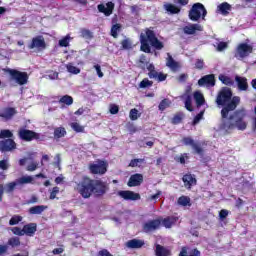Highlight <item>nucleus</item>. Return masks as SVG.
Masks as SVG:
<instances>
[{"mask_svg": "<svg viewBox=\"0 0 256 256\" xmlns=\"http://www.w3.org/2000/svg\"><path fill=\"white\" fill-rule=\"evenodd\" d=\"M59 103L61 105H67V107H69L73 103V98L69 95H64L59 99Z\"/></svg>", "mask_w": 256, "mask_h": 256, "instance_id": "e433bc0d", "label": "nucleus"}, {"mask_svg": "<svg viewBox=\"0 0 256 256\" xmlns=\"http://www.w3.org/2000/svg\"><path fill=\"white\" fill-rule=\"evenodd\" d=\"M28 49H38V51H43L44 49H47L45 38L42 35L32 38L31 43L28 45Z\"/></svg>", "mask_w": 256, "mask_h": 256, "instance_id": "9d476101", "label": "nucleus"}, {"mask_svg": "<svg viewBox=\"0 0 256 256\" xmlns=\"http://www.w3.org/2000/svg\"><path fill=\"white\" fill-rule=\"evenodd\" d=\"M185 108L187 111L192 112L193 111V102L191 96H186L185 97V102H184Z\"/></svg>", "mask_w": 256, "mask_h": 256, "instance_id": "49530a36", "label": "nucleus"}, {"mask_svg": "<svg viewBox=\"0 0 256 256\" xmlns=\"http://www.w3.org/2000/svg\"><path fill=\"white\" fill-rule=\"evenodd\" d=\"M182 121H183V113L178 112L173 116L171 123L172 125H179V123H181Z\"/></svg>", "mask_w": 256, "mask_h": 256, "instance_id": "a19ab883", "label": "nucleus"}, {"mask_svg": "<svg viewBox=\"0 0 256 256\" xmlns=\"http://www.w3.org/2000/svg\"><path fill=\"white\" fill-rule=\"evenodd\" d=\"M81 37H83V39H93V32H91V30L88 29H82Z\"/></svg>", "mask_w": 256, "mask_h": 256, "instance_id": "3c124183", "label": "nucleus"}, {"mask_svg": "<svg viewBox=\"0 0 256 256\" xmlns=\"http://www.w3.org/2000/svg\"><path fill=\"white\" fill-rule=\"evenodd\" d=\"M67 71L73 75H79V73H81V69H79L77 66H74L73 64L67 65Z\"/></svg>", "mask_w": 256, "mask_h": 256, "instance_id": "a18cd8bd", "label": "nucleus"}, {"mask_svg": "<svg viewBox=\"0 0 256 256\" xmlns=\"http://www.w3.org/2000/svg\"><path fill=\"white\" fill-rule=\"evenodd\" d=\"M232 7L231 4L227 2H223L220 5L217 6V11L224 17H227L229 15V12L231 11Z\"/></svg>", "mask_w": 256, "mask_h": 256, "instance_id": "a878e982", "label": "nucleus"}, {"mask_svg": "<svg viewBox=\"0 0 256 256\" xmlns=\"http://www.w3.org/2000/svg\"><path fill=\"white\" fill-rule=\"evenodd\" d=\"M140 45V51L143 53H151V47L156 49V51H161L165 47V44L157 38L155 31L149 28H146L145 34L140 35Z\"/></svg>", "mask_w": 256, "mask_h": 256, "instance_id": "7ed1b4c3", "label": "nucleus"}, {"mask_svg": "<svg viewBox=\"0 0 256 256\" xmlns=\"http://www.w3.org/2000/svg\"><path fill=\"white\" fill-rule=\"evenodd\" d=\"M0 139H13V132L9 129L0 130Z\"/></svg>", "mask_w": 256, "mask_h": 256, "instance_id": "4c0bfd02", "label": "nucleus"}, {"mask_svg": "<svg viewBox=\"0 0 256 256\" xmlns=\"http://www.w3.org/2000/svg\"><path fill=\"white\" fill-rule=\"evenodd\" d=\"M183 145L190 146L196 155L199 157H204L205 149L201 146V143L195 142V140L191 137H184L182 138Z\"/></svg>", "mask_w": 256, "mask_h": 256, "instance_id": "6e6552de", "label": "nucleus"}, {"mask_svg": "<svg viewBox=\"0 0 256 256\" xmlns=\"http://www.w3.org/2000/svg\"><path fill=\"white\" fill-rule=\"evenodd\" d=\"M129 117L131 121H137L139 119V110L133 108L130 110Z\"/></svg>", "mask_w": 256, "mask_h": 256, "instance_id": "8fccbe9b", "label": "nucleus"}, {"mask_svg": "<svg viewBox=\"0 0 256 256\" xmlns=\"http://www.w3.org/2000/svg\"><path fill=\"white\" fill-rule=\"evenodd\" d=\"M185 35H195L197 31H203V26L201 24H190L183 28Z\"/></svg>", "mask_w": 256, "mask_h": 256, "instance_id": "a211bd4d", "label": "nucleus"}, {"mask_svg": "<svg viewBox=\"0 0 256 256\" xmlns=\"http://www.w3.org/2000/svg\"><path fill=\"white\" fill-rule=\"evenodd\" d=\"M188 17L190 21H199L200 19L205 21V18L207 17V8L199 2L194 3L188 12Z\"/></svg>", "mask_w": 256, "mask_h": 256, "instance_id": "20e7f679", "label": "nucleus"}, {"mask_svg": "<svg viewBox=\"0 0 256 256\" xmlns=\"http://www.w3.org/2000/svg\"><path fill=\"white\" fill-rule=\"evenodd\" d=\"M188 256H201V251H199V249L197 248H193L190 252Z\"/></svg>", "mask_w": 256, "mask_h": 256, "instance_id": "69168bd1", "label": "nucleus"}, {"mask_svg": "<svg viewBox=\"0 0 256 256\" xmlns=\"http://www.w3.org/2000/svg\"><path fill=\"white\" fill-rule=\"evenodd\" d=\"M37 167H39V163L37 162H32L31 164H29L27 166V171H36L37 170Z\"/></svg>", "mask_w": 256, "mask_h": 256, "instance_id": "052dcab7", "label": "nucleus"}, {"mask_svg": "<svg viewBox=\"0 0 256 256\" xmlns=\"http://www.w3.org/2000/svg\"><path fill=\"white\" fill-rule=\"evenodd\" d=\"M107 167L109 165L105 160H98L97 163H90L88 169L91 175H105L107 173Z\"/></svg>", "mask_w": 256, "mask_h": 256, "instance_id": "0eeeda50", "label": "nucleus"}, {"mask_svg": "<svg viewBox=\"0 0 256 256\" xmlns=\"http://www.w3.org/2000/svg\"><path fill=\"white\" fill-rule=\"evenodd\" d=\"M18 137L21 141L31 142V141H45V136L41 133H37L33 130L21 128L18 130Z\"/></svg>", "mask_w": 256, "mask_h": 256, "instance_id": "423d86ee", "label": "nucleus"}, {"mask_svg": "<svg viewBox=\"0 0 256 256\" xmlns=\"http://www.w3.org/2000/svg\"><path fill=\"white\" fill-rule=\"evenodd\" d=\"M215 74H208L198 80L199 87H215Z\"/></svg>", "mask_w": 256, "mask_h": 256, "instance_id": "4468645a", "label": "nucleus"}, {"mask_svg": "<svg viewBox=\"0 0 256 256\" xmlns=\"http://www.w3.org/2000/svg\"><path fill=\"white\" fill-rule=\"evenodd\" d=\"M155 255L156 256H171V249L161 245L156 244L155 245Z\"/></svg>", "mask_w": 256, "mask_h": 256, "instance_id": "412c9836", "label": "nucleus"}, {"mask_svg": "<svg viewBox=\"0 0 256 256\" xmlns=\"http://www.w3.org/2000/svg\"><path fill=\"white\" fill-rule=\"evenodd\" d=\"M241 103V97L234 96L233 91L229 87H222L216 96V105L223 107L221 110L222 129L226 133L238 128L239 131L247 129V110L245 108L237 109Z\"/></svg>", "mask_w": 256, "mask_h": 256, "instance_id": "f257e3e1", "label": "nucleus"}, {"mask_svg": "<svg viewBox=\"0 0 256 256\" xmlns=\"http://www.w3.org/2000/svg\"><path fill=\"white\" fill-rule=\"evenodd\" d=\"M71 127H72L73 131H75L76 133H84L85 132V127L81 126L77 122H73L71 124Z\"/></svg>", "mask_w": 256, "mask_h": 256, "instance_id": "09e8293b", "label": "nucleus"}, {"mask_svg": "<svg viewBox=\"0 0 256 256\" xmlns=\"http://www.w3.org/2000/svg\"><path fill=\"white\" fill-rule=\"evenodd\" d=\"M24 229V235H28V237H33L35 233L37 232V224L36 223H30L26 224L23 227Z\"/></svg>", "mask_w": 256, "mask_h": 256, "instance_id": "bb28decb", "label": "nucleus"}, {"mask_svg": "<svg viewBox=\"0 0 256 256\" xmlns=\"http://www.w3.org/2000/svg\"><path fill=\"white\" fill-rule=\"evenodd\" d=\"M169 105H171V101L167 98L163 99L158 106L159 111H165V109H167V107H169Z\"/></svg>", "mask_w": 256, "mask_h": 256, "instance_id": "c03bdc74", "label": "nucleus"}, {"mask_svg": "<svg viewBox=\"0 0 256 256\" xmlns=\"http://www.w3.org/2000/svg\"><path fill=\"white\" fill-rule=\"evenodd\" d=\"M179 256H189V247L183 246L180 250Z\"/></svg>", "mask_w": 256, "mask_h": 256, "instance_id": "680f3d73", "label": "nucleus"}, {"mask_svg": "<svg viewBox=\"0 0 256 256\" xmlns=\"http://www.w3.org/2000/svg\"><path fill=\"white\" fill-rule=\"evenodd\" d=\"M21 221H23V217L22 216L14 215L9 220V225H19V223H21Z\"/></svg>", "mask_w": 256, "mask_h": 256, "instance_id": "de8ad7c7", "label": "nucleus"}, {"mask_svg": "<svg viewBox=\"0 0 256 256\" xmlns=\"http://www.w3.org/2000/svg\"><path fill=\"white\" fill-rule=\"evenodd\" d=\"M143 245H145V242L143 240H139V239H135V238L127 241L125 244V246L128 249H141V247H143Z\"/></svg>", "mask_w": 256, "mask_h": 256, "instance_id": "aec40b11", "label": "nucleus"}, {"mask_svg": "<svg viewBox=\"0 0 256 256\" xmlns=\"http://www.w3.org/2000/svg\"><path fill=\"white\" fill-rule=\"evenodd\" d=\"M147 71L149 79H155V81H158V83H163V81H167V74L163 72H158L155 69V65L153 63L147 65Z\"/></svg>", "mask_w": 256, "mask_h": 256, "instance_id": "1a4fd4ad", "label": "nucleus"}, {"mask_svg": "<svg viewBox=\"0 0 256 256\" xmlns=\"http://www.w3.org/2000/svg\"><path fill=\"white\" fill-rule=\"evenodd\" d=\"M67 135V130L65 127H56L54 129V139H61Z\"/></svg>", "mask_w": 256, "mask_h": 256, "instance_id": "473e14b6", "label": "nucleus"}, {"mask_svg": "<svg viewBox=\"0 0 256 256\" xmlns=\"http://www.w3.org/2000/svg\"><path fill=\"white\" fill-rule=\"evenodd\" d=\"M119 31H121V24L117 23L112 25L111 35L114 39H117V37H119Z\"/></svg>", "mask_w": 256, "mask_h": 256, "instance_id": "ea45409f", "label": "nucleus"}, {"mask_svg": "<svg viewBox=\"0 0 256 256\" xmlns=\"http://www.w3.org/2000/svg\"><path fill=\"white\" fill-rule=\"evenodd\" d=\"M19 184L16 181H13V182H9L6 184L5 188H4V191L5 193H13V191H15V187H17Z\"/></svg>", "mask_w": 256, "mask_h": 256, "instance_id": "58836bf2", "label": "nucleus"}, {"mask_svg": "<svg viewBox=\"0 0 256 256\" xmlns=\"http://www.w3.org/2000/svg\"><path fill=\"white\" fill-rule=\"evenodd\" d=\"M185 159H189V154H187V153L182 154L181 156L176 158V161L178 163H180L181 165H185V163H186Z\"/></svg>", "mask_w": 256, "mask_h": 256, "instance_id": "864d4df0", "label": "nucleus"}, {"mask_svg": "<svg viewBox=\"0 0 256 256\" xmlns=\"http://www.w3.org/2000/svg\"><path fill=\"white\" fill-rule=\"evenodd\" d=\"M45 209H47V206L38 205V206L29 208V213H30V215H41V213H43V211H45Z\"/></svg>", "mask_w": 256, "mask_h": 256, "instance_id": "7c9ffc66", "label": "nucleus"}, {"mask_svg": "<svg viewBox=\"0 0 256 256\" xmlns=\"http://www.w3.org/2000/svg\"><path fill=\"white\" fill-rule=\"evenodd\" d=\"M227 49V42H220L217 46V51H225Z\"/></svg>", "mask_w": 256, "mask_h": 256, "instance_id": "774afa93", "label": "nucleus"}, {"mask_svg": "<svg viewBox=\"0 0 256 256\" xmlns=\"http://www.w3.org/2000/svg\"><path fill=\"white\" fill-rule=\"evenodd\" d=\"M60 47H69V38H62L59 40Z\"/></svg>", "mask_w": 256, "mask_h": 256, "instance_id": "e2e57ef3", "label": "nucleus"}, {"mask_svg": "<svg viewBox=\"0 0 256 256\" xmlns=\"http://www.w3.org/2000/svg\"><path fill=\"white\" fill-rule=\"evenodd\" d=\"M228 216H229V210H226V209L220 210L219 217L221 221H224V219H227Z\"/></svg>", "mask_w": 256, "mask_h": 256, "instance_id": "4d7b16f0", "label": "nucleus"}, {"mask_svg": "<svg viewBox=\"0 0 256 256\" xmlns=\"http://www.w3.org/2000/svg\"><path fill=\"white\" fill-rule=\"evenodd\" d=\"M17 149V143L13 138L0 140V151L1 153H9L11 151H15Z\"/></svg>", "mask_w": 256, "mask_h": 256, "instance_id": "9b49d317", "label": "nucleus"}, {"mask_svg": "<svg viewBox=\"0 0 256 256\" xmlns=\"http://www.w3.org/2000/svg\"><path fill=\"white\" fill-rule=\"evenodd\" d=\"M14 115H17V110L13 107L4 108L3 112L0 113L2 119H13Z\"/></svg>", "mask_w": 256, "mask_h": 256, "instance_id": "5701e85b", "label": "nucleus"}, {"mask_svg": "<svg viewBox=\"0 0 256 256\" xmlns=\"http://www.w3.org/2000/svg\"><path fill=\"white\" fill-rule=\"evenodd\" d=\"M139 163H145V159L135 158L129 163V167H139Z\"/></svg>", "mask_w": 256, "mask_h": 256, "instance_id": "603ef678", "label": "nucleus"}, {"mask_svg": "<svg viewBox=\"0 0 256 256\" xmlns=\"http://www.w3.org/2000/svg\"><path fill=\"white\" fill-rule=\"evenodd\" d=\"M58 193H59V187H57V186L53 187V189L50 193L49 199H51V200L57 199Z\"/></svg>", "mask_w": 256, "mask_h": 256, "instance_id": "6e6d98bb", "label": "nucleus"}, {"mask_svg": "<svg viewBox=\"0 0 256 256\" xmlns=\"http://www.w3.org/2000/svg\"><path fill=\"white\" fill-rule=\"evenodd\" d=\"M10 247H19L21 245V239L19 237H12L8 240Z\"/></svg>", "mask_w": 256, "mask_h": 256, "instance_id": "37998d69", "label": "nucleus"}, {"mask_svg": "<svg viewBox=\"0 0 256 256\" xmlns=\"http://www.w3.org/2000/svg\"><path fill=\"white\" fill-rule=\"evenodd\" d=\"M161 227V220L154 219L143 224V232L144 233H153V231H157Z\"/></svg>", "mask_w": 256, "mask_h": 256, "instance_id": "ddd939ff", "label": "nucleus"}, {"mask_svg": "<svg viewBox=\"0 0 256 256\" xmlns=\"http://www.w3.org/2000/svg\"><path fill=\"white\" fill-rule=\"evenodd\" d=\"M118 195L125 201H139L141 199V194L131 190H121L118 192Z\"/></svg>", "mask_w": 256, "mask_h": 256, "instance_id": "f8f14e48", "label": "nucleus"}, {"mask_svg": "<svg viewBox=\"0 0 256 256\" xmlns=\"http://www.w3.org/2000/svg\"><path fill=\"white\" fill-rule=\"evenodd\" d=\"M111 115H117V113H119V106L116 104H112L110 105V109H109Z\"/></svg>", "mask_w": 256, "mask_h": 256, "instance_id": "13d9d810", "label": "nucleus"}, {"mask_svg": "<svg viewBox=\"0 0 256 256\" xmlns=\"http://www.w3.org/2000/svg\"><path fill=\"white\" fill-rule=\"evenodd\" d=\"M152 63H149V61H147V56H145V54H142L138 60V67L139 69H142L143 71H145V69H147L148 65H151Z\"/></svg>", "mask_w": 256, "mask_h": 256, "instance_id": "2f4dec72", "label": "nucleus"}, {"mask_svg": "<svg viewBox=\"0 0 256 256\" xmlns=\"http://www.w3.org/2000/svg\"><path fill=\"white\" fill-rule=\"evenodd\" d=\"M140 89H147V87H153V81L149 80V78H144L140 84Z\"/></svg>", "mask_w": 256, "mask_h": 256, "instance_id": "79ce46f5", "label": "nucleus"}, {"mask_svg": "<svg viewBox=\"0 0 256 256\" xmlns=\"http://www.w3.org/2000/svg\"><path fill=\"white\" fill-rule=\"evenodd\" d=\"M141 183H143V174L136 173L130 176L127 185L128 187H139Z\"/></svg>", "mask_w": 256, "mask_h": 256, "instance_id": "f3484780", "label": "nucleus"}, {"mask_svg": "<svg viewBox=\"0 0 256 256\" xmlns=\"http://www.w3.org/2000/svg\"><path fill=\"white\" fill-rule=\"evenodd\" d=\"M193 99L196 103V107H203V105H205V96H203V93H201V91L196 90L193 93Z\"/></svg>", "mask_w": 256, "mask_h": 256, "instance_id": "393cba45", "label": "nucleus"}, {"mask_svg": "<svg viewBox=\"0 0 256 256\" xmlns=\"http://www.w3.org/2000/svg\"><path fill=\"white\" fill-rule=\"evenodd\" d=\"M218 79L221 81V83H223V85H227V87H233L235 85V81H233V79L227 75L220 74Z\"/></svg>", "mask_w": 256, "mask_h": 256, "instance_id": "c85d7f7f", "label": "nucleus"}, {"mask_svg": "<svg viewBox=\"0 0 256 256\" xmlns=\"http://www.w3.org/2000/svg\"><path fill=\"white\" fill-rule=\"evenodd\" d=\"M235 81L238 85L240 91H247L249 89V84L247 83V78L241 76H235Z\"/></svg>", "mask_w": 256, "mask_h": 256, "instance_id": "b1692460", "label": "nucleus"}, {"mask_svg": "<svg viewBox=\"0 0 256 256\" xmlns=\"http://www.w3.org/2000/svg\"><path fill=\"white\" fill-rule=\"evenodd\" d=\"M121 49L125 51H129L130 49H133V42H131V39L125 38L121 41Z\"/></svg>", "mask_w": 256, "mask_h": 256, "instance_id": "f704fd0d", "label": "nucleus"}, {"mask_svg": "<svg viewBox=\"0 0 256 256\" xmlns=\"http://www.w3.org/2000/svg\"><path fill=\"white\" fill-rule=\"evenodd\" d=\"M75 191L79 193L82 199H91V196L99 198L106 195L109 191V185L103 180H95L87 175H83L80 180L75 181Z\"/></svg>", "mask_w": 256, "mask_h": 256, "instance_id": "f03ea898", "label": "nucleus"}, {"mask_svg": "<svg viewBox=\"0 0 256 256\" xmlns=\"http://www.w3.org/2000/svg\"><path fill=\"white\" fill-rule=\"evenodd\" d=\"M177 221H179V218L174 217V216H168L162 220V225L166 229H171V227H173V225H175L177 223Z\"/></svg>", "mask_w": 256, "mask_h": 256, "instance_id": "cd10ccee", "label": "nucleus"}, {"mask_svg": "<svg viewBox=\"0 0 256 256\" xmlns=\"http://www.w3.org/2000/svg\"><path fill=\"white\" fill-rule=\"evenodd\" d=\"M16 182L18 183V185H27L29 183H33V177L22 176V177L16 179Z\"/></svg>", "mask_w": 256, "mask_h": 256, "instance_id": "c9c22d12", "label": "nucleus"}, {"mask_svg": "<svg viewBox=\"0 0 256 256\" xmlns=\"http://www.w3.org/2000/svg\"><path fill=\"white\" fill-rule=\"evenodd\" d=\"M12 233H13L14 235H19V237H23V235H25V233H24V228L21 229L20 227H14V228H12Z\"/></svg>", "mask_w": 256, "mask_h": 256, "instance_id": "5fc2aeb1", "label": "nucleus"}, {"mask_svg": "<svg viewBox=\"0 0 256 256\" xmlns=\"http://www.w3.org/2000/svg\"><path fill=\"white\" fill-rule=\"evenodd\" d=\"M164 9L167 13H169L170 15H179V13H181V7L175 5V4H171V3H166L164 4Z\"/></svg>", "mask_w": 256, "mask_h": 256, "instance_id": "4be33fe9", "label": "nucleus"}, {"mask_svg": "<svg viewBox=\"0 0 256 256\" xmlns=\"http://www.w3.org/2000/svg\"><path fill=\"white\" fill-rule=\"evenodd\" d=\"M4 73H9L11 80L15 81L17 85L23 86L29 83V74L27 72H21L17 69L3 68Z\"/></svg>", "mask_w": 256, "mask_h": 256, "instance_id": "39448f33", "label": "nucleus"}, {"mask_svg": "<svg viewBox=\"0 0 256 256\" xmlns=\"http://www.w3.org/2000/svg\"><path fill=\"white\" fill-rule=\"evenodd\" d=\"M166 66L169 67V69H171L172 71H177L179 69V62L175 61V59H173V56L169 55Z\"/></svg>", "mask_w": 256, "mask_h": 256, "instance_id": "c756f323", "label": "nucleus"}, {"mask_svg": "<svg viewBox=\"0 0 256 256\" xmlns=\"http://www.w3.org/2000/svg\"><path fill=\"white\" fill-rule=\"evenodd\" d=\"M182 181L185 185V187H187L188 189H191V187H193V185H197V179L195 178V175L193 174H185L182 177Z\"/></svg>", "mask_w": 256, "mask_h": 256, "instance_id": "6ab92c4d", "label": "nucleus"}, {"mask_svg": "<svg viewBox=\"0 0 256 256\" xmlns=\"http://www.w3.org/2000/svg\"><path fill=\"white\" fill-rule=\"evenodd\" d=\"M203 119V112L198 113L193 119V125H197Z\"/></svg>", "mask_w": 256, "mask_h": 256, "instance_id": "0e129e2a", "label": "nucleus"}, {"mask_svg": "<svg viewBox=\"0 0 256 256\" xmlns=\"http://www.w3.org/2000/svg\"><path fill=\"white\" fill-rule=\"evenodd\" d=\"M99 256H113V254H111V252H109V250L107 249H102L98 252Z\"/></svg>", "mask_w": 256, "mask_h": 256, "instance_id": "338daca9", "label": "nucleus"}, {"mask_svg": "<svg viewBox=\"0 0 256 256\" xmlns=\"http://www.w3.org/2000/svg\"><path fill=\"white\" fill-rule=\"evenodd\" d=\"M203 67H205V62L203 59H197L195 62V68L201 70Z\"/></svg>", "mask_w": 256, "mask_h": 256, "instance_id": "bf43d9fd", "label": "nucleus"}, {"mask_svg": "<svg viewBox=\"0 0 256 256\" xmlns=\"http://www.w3.org/2000/svg\"><path fill=\"white\" fill-rule=\"evenodd\" d=\"M114 9H115V3L113 2L106 3V7L103 4L98 5L99 13H103L106 17L113 15Z\"/></svg>", "mask_w": 256, "mask_h": 256, "instance_id": "dca6fc26", "label": "nucleus"}, {"mask_svg": "<svg viewBox=\"0 0 256 256\" xmlns=\"http://www.w3.org/2000/svg\"><path fill=\"white\" fill-rule=\"evenodd\" d=\"M237 54L241 59L248 57L250 53H253V46L247 44V43H240L237 46Z\"/></svg>", "mask_w": 256, "mask_h": 256, "instance_id": "2eb2a0df", "label": "nucleus"}, {"mask_svg": "<svg viewBox=\"0 0 256 256\" xmlns=\"http://www.w3.org/2000/svg\"><path fill=\"white\" fill-rule=\"evenodd\" d=\"M178 204L182 207H191V198L188 196H180L178 198Z\"/></svg>", "mask_w": 256, "mask_h": 256, "instance_id": "72a5a7b5", "label": "nucleus"}]
</instances>
